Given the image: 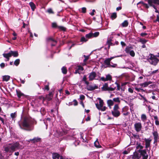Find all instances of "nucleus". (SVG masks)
Returning a JSON list of instances; mask_svg holds the SVG:
<instances>
[{"mask_svg":"<svg viewBox=\"0 0 159 159\" xmlns=\"http://www.w3.org/2000/svg\"><path fill=\"white\" fill-rule=\"evenodd\" d=\"M20 128L28 131H30L34 129L32 121L28 118H25L21 124H19Z\"/></svg>","mask_w":159,"mask_h":159,"instance_id":"f257e3e1","label":"nucleus"},{"mask_svg":"<svg viewBox=\"0 0 159 159\" xmlns=\"http://www.w3.org/2000/svg\"><path fill=\"white\" fill-rule=\"evenodd\" d=\"M140 154L137 152H134L131 156L133 159H148V155L145 150H139Z\"/></svg>","mask_w":159,"mask_h":159,"instance_id":"f03ea898","label":"nucleus"},{"mask_svg":"<svg viewBox=\"0 0 159 159\" xmlns=\"http://www.w3.org/2000/svg\"><path fill=\"white\" fill-rule=\"evenodd\" d=\"M148 60L151 64L154 66H156L159 61L157 57L152 54H149Z\"/></svg>","mask_w":159,"mask_h":159,"instance_id":"7ed1b4c3","label":"nucleus"},{"mask_svg":"<svg viewBox=\"0 0 159 159\" xmlns=\"http://www.w3.org/2000/svg\"><path fill=\"white\" fill-rule=\"evenodd\" d=\"M3 57L7 59V61L9 60V57L11 56L14 57H17L18 56V53L17 51H11L9 53H3Z\"/></svg>","mask_w":159,"mask_h":159,"instance_id":"20e7f679","label":"nucleus"},{"mask_svg":"<svg viewBox=\"0 0 159 159\" xmlns=\"http://www.w3.org/2000/svg\"><path fill=\"white\" fill-rule=\"evenodd\" d=\"M119 107L118 104H115L113 110L111 111V113L113 116L116 117H117L120 115V112L118 109Z\"/></svg>","mask_w":159,"mask_h":159,"instance_id":"39448f33","label":"nucleus"},{"mask_svg":"<svg viewBox=\"0 0 159 159\" xmlns=\"http://www.w3.org/2000/svg\"><path fill=\"white\" fill-rule=\"evenodd\" d=\"M148 2L149 5L155 9V12L156 13H158V10H157L155 6L153 4V3L159 5V0H148Z\"/></svg>","mask_w":159,"mask_h":159,"instance_id":"423d86ee","label":"nucleus"},{"mask_svg":"<svg viewBox=\"0 0 159 159\" xmlns=\"http://www.w3.org/2000/svg\"><path fill=\"white\" fill-rule=\"evenodd\" d=\"M152 135L153 136L154 141L153 144H155V145H157V143L158 142V139L159 138V135L157 131H154L152 133Z\"/></svg>","mask_w":159,"mask_h":159,"instance_id":"0eeeda50","label":"nucleus"},{"mask_svg":"<svg viewBox=\"0 0 159 159\" xmlns=\"http://www.w3.org/2000/svg\"><path fill=\"white\" fill-rule=\"evenodd\" d=\"M102 89L103 91H112L115 90V88H112L111 87L108 86V84L107 83H105L103 85L102 87Z\"/></svg>","mask_w":159,"mask_h":159,"instance_id":"6e6552de","label":"nucleus"},{"mask_svg":"<svg viewBox=\"0 0 159 159\" xmlns=\"http://www.w3.org/2000/svg\"><path fill=\"white\" fill-rule=\"evenodd\" d=\"M134 127L136 132H139L141 130L142 128L141 123L140 122L135 123L134 125Z\"/></svg>","mask_w":159,"mask_h":159,"instance_id":"1a4fd4ad","label":"nucleus"},{"mask_svg":"<svg viewBox=\"0 0 159 159\" xmlns=\"http://www.w3.org/2000/svg\"><path fill=\"white\" fill-rule=\"evenodd\" d=\"M129 107L127 106H125L123 108L121 112L123 115L124 116H127L129 114V112L128 111Z\"/></svg>","mask_w":159,"mask_h":159,"instance_id":"9d476101","label":"nucleus"},{"mask_svg":"<svg viewBox=\"0 0 159 159\" xmlns=\"http://www.w3.org/2000/svg\"><path fill=\"white\" fill-rule=\"evenodd\" d=\"M19 144L17 142H16L11 145L10 148L13 151H15L16 149L19 148Z\"/></svg>","mask_w":159,"mask_h":159,"instance_id":"9b49d317","label":"nucleus"},{"mask_svg":"<svg viewBox=\"0 0 159 159\" xmlns=\"http://www.w3.org/2000/svg\"><path fill=\"white\" fill-rule=\"evenodd\" d=\"M144 140L145 142V148L148 149L150 147V143L152 139H149L145 138L144 139Z\"/></svg>","mask_w":159,"mask_h":159,"instance_id":"f8f14e48","label":"nucleus"},{"mask_svg":"<svg viewBox=\"0 0 159 159\" xmlns=\"http://www.w3.org/2000/svg\"><path fill=\"white\" fill-rule=\"evenodd\" d=\"M98 99L99 101V104H96V106L98 109H100V108H102L103 107L104 102L100 98H98Z\"/></svg>","mask_w":159,"mask_h":159,"instance_id":"ddd939ff","label":"nucleus"},{"mask_svg":"<svg viewBox=\"0 0 159 159\" xmlns=\"http://www.w3.org/2000/svg\"><path fill=\"white\" fill-rule=\"evenodd\" d=\"M101 80L103 81H106L108 80H112V77L109 74L107 75L106 76V78L102 77L101 78Z\"/></svg>","mask_w":159,"mask_h":159,"instance_id":"4468645a","label":"nucleus"},{"mask_svg":"<svg viewBox=\"0 0 159 159\" xmlns=\"http://www.w3.org/2000/svg\"><path fill=\"white\" fill-rule=\"evenodd\" d=\"M96 76V74L94 72H93L90 73L89 76V80L92 81L94 80Z\"/></svg>","mask_w":159,"mask_h":159,"instance_id":"2eb2a0df","label":"nucleus"},{"mask_svg":"<svg viewBox=\"0 0 159 159\" xmlns=\"http://www.w3.org/2000/svg\"><path fill=\"white\" fill-rule=\"evenodd\" d=\"M52 158L53 159H64L62 156L56 153L52 154Z\"/></svg>","mask_w":159,"mask_h":159,"instance_id":"dca6fc26","label":"nucleus"},{"mask_svg":"<svg viewBox=\"0 0 159 159\" xmlns=\"http://www.w3.org/2000/svg\"><path fill=\"white\" fill-rule=\"evenodd\" d=\"M125 51L127 53H129L130 55L132 57L135 56V53L133 50H130L129 48H125Z\"/></svg>","mask_w":159,"mask_h":159,"instance_id":"f3484780","label":"nucleus"},{"mask_svg":"<svg viewBox=\"0 0 159 159\" xmlns=\"http://www.w3.org/2000/svg\"><path fill=\"white\" fill-rule=\"evenodd\" d=\"M87 89L89 91H92L98 88V86L95 85L93 86L92 85H87L86 86Z\"/></svg>","mask_w":159,"mask_h":159,"instance_id":"a211bd4d","label":"nucleus"},{"mask_svg":"<svg viewBox=\"0 0 159 159\" xmlns=\"http://www.w3.org/2000/svg\"><path fill=\"white\" fill-rule=\"evenodd\" d=\"M53 93L52 92H50L48 94L46 95L45 99L47 100L48 101H50L52 100L53 97Z\"/></svg>","mask_w":159,"mask_h":159,"instance_id":"6ab92c4d","label":"nucleus"},{"mask_svg":"<svg viewBox=\"0 0 159 159\" xmlns=\"http://www.w3.org/2000/svg\"><path fill=\"white\" fill-rule=\"evenodd\" d=\"M113 58H114V57H112L110 58L106 59L104 61V63L107 65L108 67H109L111 61Z\"/></svg>","mask_w":159,"mask_h":159,"instance_id":"aec40b11","label":"nucleus"},{"mask_svg":"<svg viewBox=\"0 0 159 159\" xmlns=\"http://www.w3.org/2000/svg\"><path fill=\"white\" fill-rule=\"evenodd\" d=\"M41 140V138L37 137L34 138L32 139H30L29 141H31L32 143H34L39 142Z\"/></svg>","mask_w":159,"mask_h":159,"instance_id":"412c9836","label":"nucleus"},{"mask_svg":"<svg viewBox=\"0 0 159 159\" xmlns=\"http://www.w3.org/2000/svg\"><path fill=\"white\" fill-rule=\"evenodd\" d=\"M152 82L151 81H149L148 82H145L144 83L140 84L139 85L142 86L143 87H147L148 85L151 84L152 83Z\"/></svg>","mask_w":159,"mask_h":159,"instance_id":"4be33fe9","label":"nucleus"},{"mask_svg":"<svg viewBox=\"0 0 159 159\" xmlns=\"http://www.w3.org/2000/svg\"><path fill=\"white\" fill-rule=\"evenodd\" d=\"M107 103L108 106L110 107V108H111V107L113 106L114 104L113 100H112L111 99L108 100L107 101Z\"/></svg>","mask_w":159,"mask_h":159,"instance_id":"5701e85b","label":"nucleus"},{"mask_svg":"<svg viewBox=\"0 0 159 159\" xmlns=\"http://www.w3.org/2000/svg\"><path fill=\"white\" fill-rule=\"evenodd\" d=\"M29 5L30 6L32 11H34L36 8L35 4L33 2H31L29 3Z\"/></svg>","mask_w":159,"mask_h":159,"instance_id":"b1692460","label":"nucleus"},{"mask_svg":"<svg viewBox=\"0 0 159 159\" xmlns=\"http://www.w3.org/2000/svg\"><path fill=\"white\" fill-rule=\"evenodd\" d=\"M152 116L153 117L154 119L155 120V124L156 125H159V121L158 117L156 116Z\"/></svg>","mask_w":159,"mask_h":159,"instance_id":"393cba45","label":"nucleus"},{"mask_svg":"<svg viewBox=\"0 0 159 159\" xmlns=\"http://www.w3.org/2000/svg\"><path fill=\"white\" fill-rule=\"evenodd\" d=\"M141 119L143 122H145L147 120L146 116L145 114H142L141 116Z\"/></svg>","mask_w":159,"mask_h":159,"instance_id":"a878e982","label":"nucleus"},{"mask_svg":"<svg viewBox=\"0 0 159 159\" xmlns=\"http://www.w3.org/2000/svg\"><path fill=\"white\" fill-rule=\"evenodd\" d=\"M10 78V76L8 75H5L3 76V80L6 81H8Z\"/></svg>","mask_w":159,"mask_h":159,"instance_id":"bb28decb","label":"nucleus"},{"mask_svg":"<svg viewBox=\"0 0 159 159\" xmlns=\"http://www.w3.org/2000/svg\"><path fill=\"white\" fill-rule=\"evenodd\" d=\"M94 144L95 147L97 148H100L101 147V146L99 144L98 141L97 140L94 142Z\"/></svg>","mask_w":159,"mask_h":159,"instance_id":"cd10ccee","label":"nucleus"},{"mask_svg":"<svg viewBox=\"0 0 159 159\" xmlns=\"http://www.w3.org/2000/svg\"><path fill=\"white\" fill-rule=\"evenodd\" d=\"M93 33H90L88 34H86L85 35V37L88 39L92 38L93 37Z\"/></svg>","mask_w":159,"mask_h":159,"instance_id":"c85d7f7f","label":"nucleus"},{"mask_svg":"<svg viewBox=\"0 0 159 159\" xmlns=\"http://www.w3.org/2000/svg\"><path fill=\"white\" fill-rule=\"evenodd\" d=\"M123 27H127L128 25V22L127 20H125L121 24Z\"/></svg>","mask_w":159,"mask_h":159,"instance_id":"c756f323","label":"nucleus"},{"mask_svg":"<svg viewBox=\"0 0 159 159\" xmlns=\"http://www.w3.org/2000/svg\"><path fill=\"white\" fill-rule=\"evenodd\" d=\"M143 147L140 144H138L136 147V149H139V150H142L141 149H143Z\"/></svg>","mask_w":159,"mask_h":159,"instance_id":"7c9ffc66","label":"nucleus"},{"mask_svg":"<svg viewBox=\"0 0 159 159\" xmlns=\"http://www.w3.org/2000/svg\"><path fill=\"white\" fill-rule=\"evenodd\" d=\"M62 72L63 74H66L67 73V69L66 67L63 66L61 68Z\"/></svg>","mask_w":159,"mask_h":159,"instance_id":"2f4dec72","label":"nucleus"},{"mask_svg":"<svg viewBox=\"0 0 159 159\" xmlns=\"http://www.w3.org/2000/svg\"><path fill=\"white\" fill-rule=\"evenodd\" d=\"M16 93L18 97L19 98H20L21 96L24 95V94L19 91H16Z\"/></svg>","mask_w":159,"mask_h":159,"instance_id":"473e14b6","label":"nucleus"},{"mask_svg":"<svg viewBox=\"0 0 159 159\" xmlns=\"http://www.w3.org/2000/svg\"><path fill=\"white\" fill-rule=\"evenodd\" d=\"M113 102H118L119 103H120V98L118 97L113 98Z\"/></svg>","mask_w":159,"mask_h":159,"instance_id":"72a5a7b5","label":"nucleus"},{"mask_svg":"<svg viewBox=\"0 0 159 159\" xmlns=\"http://www.w3.org/2000/svg\"><path fill=\"white\" fill-rule=\"evenodd\" d=\"M139 3L142 4L144 7L147 9H148L149 7V6L147 4L144 3L143 2H139Z\"/></svg>","mask_w":159,"mask_h":159,"instance_id":"f704fd0d","label":"nucleus"},{"mask_svg":"<svg viewBox=\"0 0 159 159\" xmlns=\"http://www.w3.org/2000/svg\"><path fill=\"white\" fill-rule=\"evenodd\" d=\"M111 17L112 19H115L116 17V13H113L111 15Z\"/></svg>","mask_w":159,"mask_h":159,"instance_id":"c9c22d12","label":"nucleus"},{"mask_svg":"<svg viewBox=\"0 0 159 159\" xmlns=\"http://www.w3.org/2000/svg\"><path fill=\"white\" fill-rule=\"evenodd\" d=\"M47 40L48 41H51L52 42H53L55 43H57V41L53 39L51 37H49L47 38Z\"/></svg>","mask_w":159,"mask_h":159,"instance_id":"e433bc0d","label":"nucleus"},{"mask_svg":"<svg viewBox=\"0 0 159 159\" xmlns=\"http://www.w3.org/2000/svg\"><path fill=\"white\" fill-rule=\"evenodd\" d=\"M20 60L19 59L16 60L14 62V64L16 66H17L20 63Z\"/></svg>","mask_w":159,"mask_h":159,"instance_id":"4c0bfd02","label":"nucleus"},{"mask_svg":"<svg viewBox=\"0 0 159 159\" xmlns=\"http://www.w3.org/2000/svg\"><path fill=\"white\" fill-rule=\"evenodd\" d=\"M139 42H141L142 44H144L147 42V40L142 39H140Z\"/></svg>","mask_w":159,"mask_h":159,"instance_id":"58836bf2","label":"nucleus"},{"mask_svg":"<svg viewBox=\"0 0 159 159\" xmlns=\"http://www.w3.org/2000/svg\"><path fill=\"white\" fill-rule=\"evenodd\" d=\"M81 42H86L88 40V39L84 37H81L80 40Z\"/></svg>","mask_w":159,"mask_h":159,"instance_id":"ea45409f","label":"nucleus"},{"mask_svg":"<svg viewBox=\"0 0 159 159\" xmlns=\"http://www.w3.org/2000/svg\"><path fill=\"white\" fill-rule=\"evenodd\" d=\"M47 11L49 14H54V12L52 10L51 8H49L48 9Z\"/></svg>","mask_w":159,"mask_h":159,"instance_id":"a19ab883","label":"nucleus"},{"mask_svg":"<svg viewBox=\"0 0 159 159\" xmlns=\"http://www.w3.org/2000/svg\"><path fill=\"white\" fill-rule=\"evenodd\" d=\"M99 33L98 32H95L94 33H93V37H97L99 35Z\"/></svg>","mask_w":159,"mask_h":159,"instance_id":"79ce46f5","label":"nucleus"},{"mask_svg":"<svg viewBox=\"0 0 159 159\" xmlns=\"http://www.w3.org/2000/svg\"><path fill=\"white\" fill-rule=\"evenodd\" d=\"M158 71V70H154L152 71L151 72H150V74L151 75H152L153 74H156V73H157V72Z\"/></svg>","mask_w":159,"mask_h":159,"instance_id":"37998d69","label":"nucleus"},{"mask_svg":"<svg viewBox=\"0 0 159 159\" xmlns=\"http://www.w3.org/2000/svg\"><path fill=\"white\" fill-rule=\"evenodd\" d=\"M117 66V64H113L112 65H111L110 64V65H109V66L108 67H116Z\"/></svg>","mask_w":159,"mask_h":159,"instance_id":"c03bdc74","label":"nucleus"},{"mask_svg":"<svg viewBox=\"0 0 159 159\" xmlns=\"http://www.w3.org/2000/svg\"><path fill=\"white\" fill-rule=\"evenodd\" d=\"M100 108V109H98L99 110H100L102 111H105L106 110L107 108V107H106L105 106H104V107L103 106V107H102Z\"/></svg>","mask_w":159,"mask_h":159,"instance_id":"a18cd8bd","label":"nucleus"},{"mask_svg":"<svg viewBox=\"0 0 159 159\" xmlns=\"http://www.w3.org/2000/svg\"><path fill=\"white\" fill-rule=\"evenodd\" d=\"M58 28L60 29L63 30V31H65L66 30V28L62 26H59L57 27Z\"/></svg>","mask_w":159,"mask_h":159,"instance_id":"49530a36","label":"nucleus"},{"mask_svg":"<svg viewBox=\"0 0 159 159\" xmlns=\"http://www.w3.org/2000/svg\"><path fill=\"white\" fill-rule=\"evenodd\" d=\"M135 89L138 92H139L140 91V90H141L143 91H144V90L143 89H140V88H135Z\"/></svg>","mask_w":159,"mask_h":159,"instance_id":"de8ad7c7","label":"nucleus"},{"mask_svg":"<svg viewBox=\"0 0 159 159\" xmlns=\"http://www.w3.org/2000/svg\"><path fill=\"white\" fill-rule=\"evenodd\" d=\"M84 57H85V59L84 60V62H85L89 58V57L88 56H86L85 55H84Z\"/></svg>","mask_w":159,"mask_h":159,"instance_id":"09e8293b","label":"nucleus"},{"mask_svg":"<svg viewBox=\"0 0 159 159\" xmlns=\"http://www.w3.org/2000/svg\"><path fill=\"white\" fill-rule=\"evenodd\" d=\"M77 69L78 70H84L83 68L81 66H79L78 67Z\"/></svg>","mask_w":159,"mask_h":159,"instance_id":"8fccbe9b","label":"nucleus"},{"mask_svg":"<svg viewBox=\"0 0 159 159\" xmlns=\"http://www.w3.org/2000/svg\"><path fill=\"white\" fill-rule=\"evenodd\" d=\"M128 91L129 92L131 93H133L134 92L133 89L130 88H129L128 89Z\"/></svg>","mask_w":159,"mask_h":159,"instance_id":"3c124183","label":"nucleus"},{"mask_svg":"<svg viewBox=\"0 0 159 159\" xmlns=\"http://www.w3.org/2000/svg\"><path fill=\"white\" fill-rule=\"evenodd\" d=\"M107 43L108 45H111V44H112V43L111 42V40L110 39V40H107Z\"/></svg>","mask_w":159,"mask_h":159,"instance_id":"603ef678","label":"nucleus"},{"mask_svg":"<svg viewBox=\"0 0 159 159\" xmlns=\"http://www.w3.org/2000/svg\"><path fill=\"white\" fill-rule=\"evenodd\" d=\"M82 12L83 13H85L86 12V9L85 7H83L82 8Z\"/></svg>","mask_w":159,"mask_h":159,"instance_id":"864d4df0","label":"nucleus"},{"mask_svg":"<svg viewBox=\"0 0 159 159\" xmlns=\"http://www.w3.org/2000/svg\"><path fill=\"white\" fill-rule=\"evenodd\" d=\"M85 98V96L83 95H81L80 96V99L81 100H83Z\"/></svg>","mask_w":159,"mask_h":159,"instance_id":"5fc2aeb1","label":"nucleus"},{"mask_svg":"<svg viewBox=\"0 0 159 159\" xmlns=\"http://www.w3.org/2000/svg\"><path fill=\"white\" fill-rule=\"evenodd\" d=\"M44 89V90H49L48 85H45Z\"/></svg>","mask_w":159,"mask_h":159,"instance_id":"6e6d98bb","label":"nucleus"},{"mask_svg":"<svg viewBox=\"0 0 159 159\" xmlns=\"http://www.w3.org/2000/svg\"><path fill=\"white\" fill-rule=\"evenodd\" d=\"M73 102H74V105L75 106H76L77 105L78 103V102H77V100H76L74 99L73 100Z\"/></svg>","mask_w":159,"mask_h":159,"instance_id":"4d7b16f0","label":"nucleus"},{"mask_svg":"<svg viewBox=\"0 0 159 159\" xmlns=\"http://www.w3.org/2000/svg\"><path fill=\"white\" fill-rule=\"evenodd\" d=\"M11 116L12 118H13L15 117L16 114L15 113H11Z\"/></svg>","mask_w":159,"mask_h":159,"instance_id":"13d9d810","label":"nucleus"},{"mask_svg":"<svg viewBox=\"0 0 159 159\" xmlns=\"http://www.w3.org/2000/svg\"><path fill=\"white\" fill-rule=\"evenodd\" d=\"M10 148L9 147H6L5 148V150L7 152H8L9 151Z\"/></svg>","mask_w":159,"mask_h":159,"instance_id":"bf43d9fd","label":"nucleus"},{"mask_svg":"<svg viewBox=\"0 0 159 159\" xmlns=\"http://www.w3.org/2000/svg\"><path fill=\"white\" fill-rule=\"evenodd\" d=\"M52 26L53 27H57L56 23H53L52 24Z\"/></svg>","mask_w":159,"mask_h":159,"instance_id":"052dcab7","label":"nucleus"},{"mask_svg":"<svg viewBox=\"0 0 159 159\" xmlns=\"http://www.w3.org/2000/svg\"><path fill=\"white\" fill-rule=\"evenodd\" d=\"M147 35V34L146 33H142L141 34V35L142 37L144 36Z\"/></svg>","mask_w":159,"mask_h":159,"instance_id":"680f3d73","label":"nucleus"},{"mask_svg":"<svg viewBox=\"0 0 159 159\" xmlns=\"http://www.w3.org/2000/svg\"><path fill=\"white\" fill-rule=\"evenodd\" d=\"M0 66L1 68H3L5 66V64L3 63H2L0 64Z\"/></svg>","mask_w":159,"mask_h":159,"instance_id":"e2e57ef3","label":"nucleus"},{"mask_svg":"<svg viewBox=\"0 0 159 159\" xmlns=\"http://www.w3.org/2000/svg\"><path fill=\"white\" fill-rule=\"evenodd\" d=\"M147 106V107L148 111H150L151 109V106L150 105Z\"/></svg>","mask_w":159,"mask_h":159,"instance_id":"0e129e2a","label":"nucleus"},{"mask_svg":"<svg viewBox=\"0 0 159 159\" xmlns=\"http://www.w3.org/2000/svg\"><path fill=\"white\" fill-rule=\"evenodd\" d=\"M83 80L84 81H86V75L84 76Z\"/></svg>","mask_w":159,"mask_h":159,"instance_id":"69168bd1","label":"nucleus"},{"mask_svg":"<svg viewBox=\"0 0 159 159\" xmlns=\"http://www.w3.org/2000/svg\"><path fill=\"white\" fill-rule=\"evenodd\" d=\"M95 12V10H93L92 11V12L90 13V14L92 16H93L94 14V12Z\"/></svg>","mask_w":159,"mask_h":159,"instance_id":"338daca9","label":"nucleus"},{"mask_svg":"<svg viewBox=\"0 0 159 159\" xmlns=\"http://www.w3.org/2000/svg\"><path fill=\"white\" fill-rule=\"evenodd\" d=\"M121 44L123 46H125V44L123 42H122V41L121 42Z\"/></svg>","mask_w":159,"mask_h":159,"instance_id":"774afa93","label":"nucleus"}]
</instances>
